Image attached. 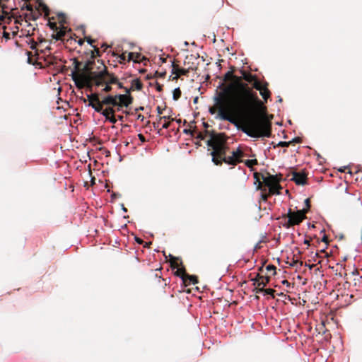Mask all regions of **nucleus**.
I'll return each instance as SVG.
<instances>
[{
  "label": "nucleus",
  "mask_w": 362,
  "mask_h": 362,
  "mask_svg": "<svg viewBox=\"0 0 362 362\" xmlns=\"http://www.w3.org/2000/svg\"><path fill=\"white\" fill-rule=\"evenodd\" d=\"M253 88L259 91L260 95L264 100L265 103H267V99L271 95V92L267 88V83L262 84L260 81H255L253 83Z\"/></svg>",
  "instance_id": "9d476101"
},
{
  "label": "nucleus",
  "mask_w": 362,
  "mask_h": 362,
  "mask_svg": "<svg viewBox=\"0 0 362 362\" xmlns=\"http://www.w3.org/2000/svg\"><path fill=\"white\" fill-rule=\"evenodd\" d=\"M143 87L142 83L140 81L139 79H134L132 82V86L130 88H125L126 93H129L130 91L137 90H141Z\"/></svg>",
  "instance_id": "f3484780"
},
{
  "label": "nucleus",
  "mask_w": 362,
  "mask_h": 362,
  "mask_svg": "<svg viewBox=\"0 0 362 362\" xmlns=\"http://www.w3.org/2000/svg\"><path fill=\"white\" fill-rule=\"evenodd\" d=\"M183 132L186 134H189V135H191V136H194V130H191L190 129H185L183 130Z\"/></svg>",
  "instance_id": "49530a36"
},
{
  "label": "nucleus",
  "mask_w": 362,
  "mask_h": 362,
  "mask_svg": "<svg viewBox=\"0 0 362 362\" xmlns=\"http://www.w3.org/2000/svg\"><path fill=\"white\" fill-rule=\"evenodd\" d=\"M91 79L97 86H101L103 83L115 84L116 83H118L117 78L114 75L109 74L105 68L98 74H93Z\"/></svg>",
  "instance_id": "423d86ee"
},
{
  "label": "nucleus",
  "mask_w": 362,
  "mask_h": 362,
  "mask_svg": "<svg viewBox=\"0 0 362 362\" xmlns=\"http://www.w3.org/2000/svg\"><path fill=\"white\" fill-rule=\"evenodd\" d=\"M185 280H186V284H185V286H188L191 284H197L199 282L197 276H194V275L187 274V279Z\"/></svg>",
  "instance_id": "412c9836"
},
{
  "label": "nucleus",
  "mask_w": 362,
  "mask_h": 362,
  "mask_svg": "<svg viewBox=\"0 0 362 362\" xmlns=\"http://www.w3.org/2000/svg\"><path fill=\"white\" fill-rule=\"evenodd\" d=\"M15 28L16 29V30H13L12 31V35H15L18 33V26H16Z\"/></svg>",
  "instance_id": "052dcab7"
},
{
  "label": "nucleus",
  "mask_w": 362,
  "mask_h": 362,
  "mask_svg": "<svg viewBox=\"0 0 362 362\" xmlns=\"http://www.w3.org/2000/svg\"><path fill=\"white\" fill-rule=\"evenodd\" d=\"M26 27L28 28V30H25V31H27V35H34V31L35 30V27H33V24L31 23H29V24H26Z\"/></svg>",
  "instance_id": "cd10ccee"
},
{
  "label": "nucleus",
  "mask_w": 362,
  "mask_h": 362,
  "mask_svg": "<svg viewBox=\"0 0 362 362\" xmlns=\"http://www.w3.org/2000/svg\"><path fill=\"white\" fill-rule=\"evenodd\" d=\"M240 72L242 74V78L252 85L255 81H259L255 75H252V74L247 73L243 70L240 71Z\"/></svg>",
  "instance_id": "dca6fc26"
},
{
  "label": "nucleus",
  "mask_w": 362,
  "mask_h": 362,
  "mask_svg": "<svg viewBox=\"0 0 362 362\" xmlns=\"http://www.w3.org/2000/svg\"><path fill=\"white\" fill-rule=\"evenodd\" d=\"M92 103L95 105V104H100V103L101 100L99 99V94L98 93H92Z\"/></svg>",
  "instance_id": "c756f323"
},
{
  "label": "nucleus",
  "mask_w": 362,
  "mask_h": 362,
  "mask_svg": "<svg viewBox=\"0 0 362 362\" xmlns=\"http://www.w3.org/2000/svg\"><path fill=\"white\" fill-rule=\"evenodd\" d=\"M293 180L298 185H304L307 183V173L304 171L302 172H293L292 173Z\"/></svg>",
  "instance_id": "9b49d317"
},
{
  "label": "nucleus",
  "mask_w": 362,
  "mask_h": 362,
  "mask_svg": "<svg viewBox=\"0 0 362 362\" xmlns=\"http://www.w3.org/2000/svg\"><path fill=\"white\" fill-rule=\"evenodd\" d=\"M86 100H88L89 101V104L88 105L92 107L95 112H100L101 110H102V107L100 105V104H95V105L92 103V96H91V94L90 95H87V99H85V98H83V101L84 103L86 102Z\"/></svg>",
  "instance_id": "6ab92c4d"
},
{
  "label": "nucleus",
  "mask_w": 362,
  "mask_h": 362,
  "mask_svg": "<svg viewBox=\"0 0 362 362\" xmlns=\"http://www.w3.org/2000/svg\"><path fill=\"white\" fill-rule=\"evenodd\" d=\"M188 73V69H181L179 67L177 64H175V63L173 64L172 74L175 75V77L174 78L177 79L180 76H187Z\"/></svg>",
  "instance_id": "4468645a"
},
{
  "label": "nucleus",
  "mask_w": 362,
  "mask_h": 362,
  "mask_svg": "<svg viewBox=\"0 0 362 362\" xmlns=\"http://www.w3.org/2000/svg\"><path fill=\"white\" fill-rule=\"evenodd\" d=\"M112 87L110 86V84H106V86L103 88V91L105 93H108L111 91Z\"/></svg>",
  "instance_id": "de8ad7c7"
},
{
  "label": "nucleus",
  "mask_w": 362,
  "mask_h": 362,
  "mask_svg": "<svg viewBox=\"0 0 362 362\" xmlns=\"http://www.w3.org/2000/svg\"><path fill=\"white\" fill-rule=\"evenodd\" d=\"M25 54L28 56L27 62L28 64H32V65H38L39 64L37 62L33 60V59L31 56L32 55L31 52L26 51Z\"/></svg>",
  "instance_id": "393cba45"
},
{
  "label": "nucleus",
  "mask_w": 362,
  "mask_h": 362,
  "mask_svg": "<svg viewBox=\"0 0 362 362\" xmlns=\"http://www.w3.org/2000/svg\"><path fill=\"white\" fill-rule=\"evenodd\" d=\"M274 176H277V179L279 180V182L282 180V175L281 173L276 174Z\"/></svg>",
  "instance_id": "5fc2aeb1"
},
{
  "label": "nucleus",
  "mask_w": 362,
  "mask_h": 362,
  "mask_svg": "<svg viewBox=\"0 0 362 362\" xmlns=\"http://www.w3.org/2000/svg\"><path fill=\"white\" fill-rule=\"evenodd\" d=\"M156 110H157V112H158V115H159V117L160 116V115L163 114V111L164 110V109H162L160 106H158L156 107Z\"/></svg>",
  "instance_id": "09e8293b"
},
{
  "label": "nucleus",
  "mask_w": 362,
  "mask_h": 362,
  "mask_svg": "<svg viewBox=\"0 0 362 362\" xmlns=\"http://www.w3.org/2000/svg\"><path fill=\"white\" fill-rule=\"evenodd\" d=\"M234 71H235V69L233 66H232L230 68V70L225 74V75L223 76V81H232L235 76V75L233 74Z\"/></svg>",
  "instance_id": "4be33fe9"
},
{
  "label": "nucleus",
  "mask_w": 362,
  "mask_h": 362,
  "mask_svg": "<svg viewBox=\"0 0 362 362\" xmlns=\"http://www.w3.org/2000/svg\"><path fill=\"white\" fill-rule=\"evenodd\" d=\"M274 293H275V290H274L272 288H264V293L265 295H270L272 296V298H274Z\"/></svg>",
  "instance_id": "72a5a7b5"
},
{
  "label": "nucleus",
  "mask_w": 362,
  "mask_h": 362,
  "mask_svg": "<svg viewBox=\"0 0 362 362\" xmlns=\"http://www.w3.org/2000/svg\"><path fill=\"white\" fill-rule=\"evenodd\" d=\"M270 280L269 276H264L262 275H260L259 274H257L256 277L252 279V281H254L253 284L254 286H262L264 287L269 284Z\"/></svg>",
  "instance_id": "ddd939ff"
},
{
  "label": "nucleus",
  "mask_w": 362,
  "mask_h": 362,
  "mask_svg": "<svg viewBox=\"0 0 362 362\" xmlns=\"http://www.w3.org/2000/svg\"><path fill=\"white\" fill-rule=\"evenodd\" d=\"M244 156L243 151L240 148H238L236 151L232 152L230 156H227V158L224 159V163L228 165H235L243 162L242 158H243Z\"/></svg>",
  "instance_id": "1a4fd4ad"
},
{
  "label": "nucleus",
  "mask_w": 362,
  "mask_h": 362,
  "mask_svg": "<svg viewBox=\"0 0 362 362\" xmlns=\"http://www.w3.org/2000/svg\"><path fill=\"white\" fill-rule=\"evenodd\" d=\"M156 89H157L158 91H161L162 90V86L160 84H158L157 87H156Z\"/></svg>",
  "instance_id": "680f3d73"
},
{
  "label": "nucleus",
  "mask_w": 362,
  "mask_h": 362,
  "mask_svg": "<svg viewBox=\"0 0 362 362\" xmlns=\"http://www.w3.org/2000/svg\"><path fill=\"white\" fill-rule=\"evenodd\" d=\"M262 191V193H261V199L262 201L264 202H266L267 201L268 199V197H270L272 194H270V192H269L268 193L266 192V190H261Z\"/></svg>",
  "instance_id": "7c9ffc66"
},
{
  "label": "nucleus",
  "mask_w": 362,
  "mask_h": 362,
  "mask_svg": "<svg viewBox=\"0 0 362 362\" xmlns=\"http://www.w3.org/2000/svg\"><path fill=\"white\" fill-rule=\"evenodd\" d=\"M262 179L265 187H268L270 194H279L280 190L282 189L279 184V180L277 179V176L270 175L267 173V176L262 175Z\"/></svg>",
  "instance_id": "6e6552de"
},
{
  "label": "nucleus",
  "mask_w": 362,
  "mask_h": 362,
  "mask_svg": "<svg viewBox=\"0 0 362 362\" xmlns=\"http://www.w3.org/2000/svg\"><path fill=\"white\" fill-rule=\"evenodd\" d=\"M175 274L177 276H180L183 283L184 284H186V279H187V274L186 273V270H185V267H182V268H177V271L175 272Z\"/></svg>",
  "instance_id": "aec40b11"
},
{
  "label": "nucleus",
  "mask_w": 362,
  "mask_h": 362,
  "mask_svg": "<svg viewBox=\"0 0 362 362\" xmlns=\"http://www.w3.org/2000/svg\"><path fill=\"white\" fill-rule=\"evenodd\" d=\"M160 122L159 119L156 122H153V127L156 129H158V132L160 133V130L162 129L161 128L159 127V124H160Z\"/></svg>",
  "instance_id": "4c0bfd02"
},
{
  "label": "nucleus",
  "mask_w": 362,
  "mask_h": 362,
  "mask_svg": "<svg viewBox=\"0 0 362 362\" xmlns=\"http://www.w3.org/2000/svg\"><path fill=\"white\" fill-rule=\"evenodd\" d=\"M0 25H3L2 26V28H3V36L6 38V39H9L10 38V35L11 33L8 31H6V26H4V24H0Z\"/></svg>",
  "instance_id": "473e14b6"
},
{
  "label": "nucleus",
  "mask_w": 362,
  "mask_h": 362,
  "mask_svg": "<svg viewBox=\"0 0 362 362\" xmlns=\"http://www.w3.org/2000/svg\"><path fill=\"white\" fill-rule=\"evenodd\" d=\"M95 184V178L94 177H92L91 178V185H93Z\"/></svg>",
  "instance_id": "0e129e2a"
},
{
  "label": "nucleus",
  "mask_w": 362,
  "mask_h": 362,
  "mask_svg": "<svg viewBox=\"0 0 362 362\" xmlns=\"http://www.w3.org/2000/svg\"><path fill=\"white\" fill-rule=\"evenodd\" d=\"M93 50L91 51V58L94 59L96 57L100 56V52L96 46H93Z\"/></svg>",
  "instance_id": "c85d7f7f"
},
{
  "label": "nucleus",
  "mask_w": 362,
  "mask_h": 362,
  "mask_svg": "<svg viewBox=\"0 0 362 362\" xmlns=\"http://www.w3.org/2000/svg\"><path fill=\"white\" fill-rule=\"evenodd\" d=\"M205 136H210V135H209V134H206L205 133V132H204V133L198 132V133H197V137L198 139H201V140H204V138H205Z\"/></svg>",
  "instance_id": "a19ab883"
},
{
  "label": "nucleus",
  "mask_w": 362,
  "mask_h": 362,
  "mask_svg": "<svg viewBox=\"0 0 362 362\" xmlns=\"http://www.w3.org/2000/svg\"><path fill=\"white\" fill-rule=\"evenodd\" d=\"M85 40H86V42L90 44L92 47L93 46V43L95 42V40H93L91 39V37L90 36H86L85 37Z\"/></svg>",
  "instance_id": "c03bdc74"
},
{
  "label": "nucleus",
  "mask_w": 362,
  "mask_h": 362,
  "mask_svg": "<svg viewBox=\"0 0 362 362\" xmlns=\"http://www.w3.org/2000/svg\"><path fill=\"white\" fill-rule=\"evenodd\" d=\"M276 267L273 264H269L266 267V269L267 272H273V274H276Z\"/></svg>",
  "instance_id": "f704fd0d"
},
{
  "label": "nucleus",
  "mask_w": 362,
  "mask_h": 362,
  "mask_svg": "<svg viewBox=\"0 0 362 362\" xmlns=\"http://www.w3.org/2000/svg\"><path fill=\"white\" fill-rule=\"evenodd\" d=\"M137 119H140V120H141V121H143V120L144 119V115H141V114H139V115H138V116H137Z\"/></svg>",
  "instance_id": "bf43d9fd"
},
{
  "label": "nucleus",
  "mask_w": 362,
  "mask_h": 362,
  "mask_svg": "<svg viewBox=\"0 0 362 362\" xmlns=\"http://www.w3.org/2000/svg\"><path fill=\"white\" fill-rule=\"evenodd\" d=\"M37 43L34 42V40H32V45H30V48L34 49L36 48Z\"/></svg>",
  "instance_id": "864d4df0"
},
{
  "label": "nucleus",
  "mask_w": 362,
  "mask_h": 362,
  "mask_svg": "<svg viewBox=\"0 0 362 362\" xmlns=\"http://www.w3.org/2000/svg\"><path fill=\"white\" fill-rule=\"evenodd\" d=\"M262 175H263L259 173H254L253 176L255 180V184L257 183V189L266 190V187H263L262 182L260 181V180L262 179Z\"/></svg>",
  "instance_id": "a211bd4d"
},
{
  "label": "nucleus",
  "mask_w": 362,
  "mask_h": 362,
  "mask_svg": "<svg viewBox=\"0 0 362 362\" xmlns=\"http://www.w3.org/2000/svg\"><path fill=\"white\" fill-rule=\"evenodd\" d=\"M242 79L235 75L231 83L228 86L222 83V91L216 98L218 116L232 124L235 123V116H241L246 122H250V116H252L257 107L265 109L257 93Z\"/></svg>",
  "instance_id": "f257e3e1"
},
{
  "label": "nucleus",
  "mask_w": 362,
  "mask_h": 362,
  "mask_svg": "<svg viewBox=\"0 0 362 362\" xmlns=\"http://www.w3.org/2000/svg\"><path fill=\"white\" fill-rule=\"evenodd\" d=\"M257 107L252 116H250V122L242 118L241 116H235L242 124L240 128L243 132L250 137H270L272 135V119L273 115L267 114V108Z\"/></svg>",
  "instance_id": "f03ea898"
},
{
  "label": "nucleus",
  "mask_w": 362,
  "mask_h": 362,
  "mask_svg": "<svg viewBox=\"0 0 362 362\" xmlns=\"http://www.w3.org/2000/svg\"><path fill=\"white\" fill-rule=\"evenodd\" d=\"M244 163H245V165L247 168H250L251 170H252V167L254 165H256L258 164V161H257V159L246 160L244 161Z\"/></svg>",
  "instance_id": "b1692460"
},
{
  "label": "nucleus",
  "mask_w": 362,
  "mask_h": 362,
  "mask_svg": "<svg viewBox=\"0 0 362 362\" xmlns=\"http://www.w3.org/2000/svg\"><path fill=\"white\" fill-rule=\"evenodd\" d=\"M305 204L306 208L303 209V210H305L306 214H307L309 211L310 208V201L309 198H308L305 200Z\"/></svg>",
  "instance_id": "c9c22d12"
},
{
  "label": "nucleus",
  "mask_w": 362,
  "mask_h": 362,
  "mask_svg": "<svg viewBox=\"0 0 362 362\" xmlns=\"http://www.w3.org/2000/svg\"><path fill=\"white\" fill-rule=\"evenodd\" d=\"M118 57L119 58V63H122L126 60L127 61L126 52H123L122 54L119 55Z\"/></svg>",
  "instance_id": "ea45409f"
},
{
  "label": "nucleus",
  "mask_w": 362,
  "mask_h": 362,
  "mask_svg": "<svg viewBox=\"0 0 362 362\" xmlns=\"http://www.w3.org/2000/svg\"><path fill=\"white\" fill-rule=\"evenodd\" d=\"M49 26L52 30L51 37L56 40L64 41L66 40V43L70 45H72L73 42H76V37H77L75 33H72L71 28L64 26V24H47Z\"/></svg>",
  "instance_id": "39448f33"
},
{
  "label": "nucleus",
  "mask_w": 362,
  "mask_h": 362,
  "mask_svg": "<svg viewBox=\"0 0 362 362\" xmlns=\"http://www.w3.org/2000/svg\"><path fill=\"white\" fill-rule=\"evenodd\" d=\"M170 125V122H165L163 126H162V128L163 129H168Z\"/></svg>",
  "instance_id": "603ef678"
},
{
  "label": "nucleus",
  "mask_w": 362,
  "mask_h": 362,
  "mask_svg": "<svg viewBox=\"0 0 362 362\" xmlns=\"http://www.w3.org/2000/svg\"><path fill=\"white\" fill-rule=\"evenodd\" d=\"M136 242L138 243H140V244L143 243V240L141 238H136Z\"/></svg>",
  "instance_id": "69168bd1"
},
{
  "label": "nucleus",
  "mask_w": 362,
  "mask_h": 362,
  "mask_svg": "<svg viewBox=\"0 0 362 362\" xmlns=\"http://www.w3.org/2000/svg\"><path fill=\"white\" fill-rule=\"evenodd\" d=\"M146 60V57L142 56L140 53L129 52L128 54L127 62L133 61L135 63H139Z\"/></svg>",
  "instance_id": "2eb2a0df"
},
{
  "label": "nucleus",
  "mask_w": 362,
  "mask_h": 362,
  "mask_svg": "<svg viewBox=\"0 0 362 362\" xmlns=\"http://www.w3.org/2000/svg\"><path fill=\"white\" fill-rule=\"evenodd\" d=\"M253 291L255 292L256 293H264V288L262 286L260 287V286H255V288H254Z\"/></svg>",
  "instance_id": "e433bc0d"
},
{
  "label": "nucleus",
  "mask_w": 362,
  "mask_h": 362,
  "mask_svg": "<svg viewBox=\"0 0 362 362\" xmlns=\"http://www.w3.org/2000/svg\"><path fill=\"white\" fill-rule=\"evenodd\" d=\"M292 141H288V142H286V141H280L279 144H278V146H282V147H288L290 144L291 143Z\"/></svg>",
  "instance_id": "37998d69"
},
{
  "label": "nucleus",
  "mask_w": 362,
  "mask_h": 362,
  "mask_svg": "<svg viewBox=\"0 0 362 362\" xmlns=\"http://www.w3.org/2000/svg\"><path fill=\"white\" fill-rule=\"evenodd\" d=\"M105 110L110 115H115V109L113 107H107Z\"/></svg>",
  "instance_id": "79ce46f5"
},
{
  "label": "nucleus",
  "mask_w": 362,
  "mask_h": 362,
  "mask_svg": "<svg viewBox=\"0 0 362 362\" xmlns=\"http://www.w3.org/2000/svg\"><path fill=\"white\" fill-rule=\"evenodd\" d=\"M170 265H171V267L175 269V268H178L179 267V264L177 263V260L179 259L177 257H173L172 255H170Z\"/></svg>",
  "instance_id": "a878e982"
},
{
  "label": "nucleus",
  "mask_w": 362,
  "mask_h": 362,
  "mask_svg": "<svg viewBox=\"0 0 362 362\" xmlns=\"http://www.w3.org/2000/svg\"><path fill=\"white\" fill-rule=\"evenodd\" d=\"M323 242H325V243H327L328 242V240H327V236H324L322 238V240Z\"/></svg>",
  "instance_id": "338daca9"
},
{
  "label": "nucleus",
  "mask_w": 362,
  "mask_h": 362,
  "mask_svg": "<svg viewBox=\"0 0 362 362\" xmlns=\"http://www.w3.org/2000/svg\"><path fill=\"white\" fill-rule=\"evenodd\" d=\"M205 133L210 135L207 145L212 148V151L210 153L212 161L216 165H221L224 159L227 158L226 152L228 149L226 145L227 137L224 133L217 134L208 130H206Z\"/></svg>",
  "instance_id": "7ed1b4c3"
},
{
  "label": "nucleus",
  "mask_w": 362,
  "mask_h": 362,
  "mask_svg": "<svg viewBox=\"0 0 362 362\" xmlns=\"http://www.w3.org/2000/svg\"><path fill=\"white\" fill-rule=\"evenodd\" d=\"M99 113H101L105 117V119L107 120V119H109L110 115L106 111V110H103V107L102 108L101 111L100 112H98Z\"/></svg>",
  "instance_id": "58836bf2"
},
{
  "label": "nucleus",
  "mask_w": 362,
  "mask_h": 362,
  "mask_svg": "<svg viewBox=\"0 0 362 362\" xmlns=\"http://www.w3.org/2000/svg\"><path fill=\"white\" fill-rule=\"evenodd\" d=\"M117 118L121 122L124 121V117L122 115H118Z\"/></svg>",
  "instance_id": "e2e57ef3"
},
{
  "label": "nucleus",
  "mask_w": 362,
  "mask_h": 362,
  "mask_svg": "<svg viewBox=\"0 0 362 362\" xmlns=\"http://www.w3.org/2000/svg\"><path fill=\"white\" fill-rule=\"evenodd\" d=\"M115 84H117V86H118L119 88H123V89H124V90H125V88H126L125 87H124V86H123L122 83H120V82H119V81H118V83H116Z\"/></svg>",
  "instance_id": "6e6d98bb"
},
{
  "label": "nucleus",
  "mask_w": 362,
  "mask_h": 362,
  "mask_svg": "<svg viewBox=\"0 0 362 362\" xmlns=\"http://www.w3.org/2000/svg\"><path fill=\"white\" fill-rule=\"evenodd\" d=\"M117 98L119 100V107H128L133 103V97L129 93L118 94Z\"/></svg>",
  "instance_id": "f8f14e48"
},
{
  "label": "nucleus",
  "mask_w": 362,
  "mask_h": 362,
  "mask_svg": "<svg viewBox=\"0 0 362 362\" xmlns=\"http://www.w3.org/2000/svg\"><path fill=\"white\" fill-rule=\"evenodd\" d=\"M114 95H111L105 97L100 103L102 108L103 107V105H109Z\"/></svg>",
  "instance_id": "5701e85b"
},
{
  "label": "nucleus",
  "mask_w": 362,
  "mask_h": 362,
  "mask_svg": "<svg viewBox=\"0 0 362 362\" xmlns=\"http://www.w3.org/2000/svg\"><path fill=\"white\" fill-rule=\"evenodd\" d=\"M140 110H144V107L140 106L139 107L135 108L134 112H137L138 111H140Z\"/></svg>",
  "instance_id": "13d9d810"
},
{
  "label": "nucleus",
  "mask_w": 362,
  "mask_h": 362,
  "mask_svg": "<svg viewBox=\"0 0 362 362\" xmlns=\"http://www.w3.org/2000/svg\"><path fill=\"white\" fill-rule=\"evenodd\" d=\"M74 71H72L71 77L73 81L75 82L76 86L78 88H83L86 85L91 89L90 81H93L91 79V76L93 74H96L95 72L91 71V67H90L89 64H87L84 66V71L87 72H90L88 76L85 74H78V71L80 70L81 63L76 59L74 61Z\"/></svg>",
  "instance_id": "20e7f679"
},
{
  "label": "nucleus",
  "mask_w": 362,
  "mask_h": 362,
  "mask_svg": "<svg viewBox=\"0 0 362 362\" xmlns=\"http://www.w3.org/2000/svg\"><path fill=\"white\" fill-rule=\"evenodd\" d=\"M77 43L79 45H83V43H84V40L83 39H79L78 41H76Z\"/></svg>",
  "instance_id": "4d7b16f0"
},
{
  "label": "nucleus",
  "mask_w": 362,
  "mask_h": 362,
  "mask_svg": "<svg viewBox=\"0 0 362 362\" xmlns=\"http://www.w3.org/2000/svg\"><path fill=\"white\" fill-rule=\"evenodd\" d=\"M110 105H112V107H119V100H118L117 95H114L113 98L111 100V103H110Z\"/></svg>",
  "instance_id": "2f4dec72"
},
{
  "label": "nucleus",
  "mask_w": 362,
  "mask_h": 362,
  "mask_svg": "<svg viewBox=\"0 0 362 362\" xmlns=\"http://www.w3.org/2000/svg\"><path fill=\"white\" fill-rule=\"evenodd\" d=\"M138 136H139V140H140L141 142H145V141H146V139H145V137H144V136L143 134H139L138 135Z\"/></svg>",
  "instance_id": "3c124183"
},
{
  "label": "nucleus",
  "mask_w": 362,
  "mask_h": 362,
  "mask_svg": "<svg viewBox=\"0 0 362 362\" xmlns=\"http://www.w3.org/2000/svg\"><path fill=\"white\" fill-rule=\"evenodd\" d=\"M182 92L180 88H177L173 90V98L174 100H177L181 97Z\"/></svg>",
  "instance_id": "bb28decb"
},
{
  "label": "nucleus",
  "mask_w": 362,
  "mask_h": 362,
  "mask_svg": "<svg viewBox=\"0 0 362 362\" xmlns=\"http://www.w3.org/2000/svg\"><path fill=\"white\" fill-rule=\"evenodd\" d=\"M305 214V210L293 211L291 209H289L287 214L284 216V217L288 218V221L284 224V226L289 228L296 225H299L304 219L306 218Z\"/></svg>",
  "instance_id": "0eeeda50"
},
{
  "label": "nucleus",
  "mask_w": 362,
  "mask_h": 362,
  "mask_svg": "<svg viewBox=\"0 0 362 362\" xmlns=\"http://www.w3.org/2000/svg\"><path fill=\"white\" fill-rule=\"evenodd\" d=\"M282 283H283V284H286L287 286H288V285H289V282H288L287 280H284V281H282Z\"/></svg>",
  "instance_id": "774afa93"
},
{
  "label": "nucleus",
  "mask_w": 362,
  "mask_h": 362,
  "mask_svg": "<svg viewBox=\"0 0 362 362\" xmlns=\"http://www.w3.org/2000/svg\"><path fill=\"white\" fill-rule=\"evenodd\" d=\"M171 119V121H173L175 119L173 118H170V117H167V116H163V117L160 116L159 117V121H161L162 119L165 120V119Z\"/></svg>",
  "instance_id": "8fccbe9b"
},
{
  "label": "nucleus",
  "mask_w": 362,
  "mask_h": 362,
  "mask_svg": "<svg viewBox=\"0 0 362 362\" xmlns=\"http://www.w3.org/2000/svg\"><path fill=\"white\" fill-rule=\"evenodd\" d=\"M112 124H115L117 122V119L115 117V115H112L110 116L109 119H107Z\"/></svg>",
  "instance_id": "a18cd8bd"
}]
</instances>
